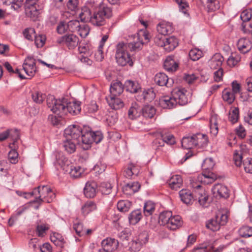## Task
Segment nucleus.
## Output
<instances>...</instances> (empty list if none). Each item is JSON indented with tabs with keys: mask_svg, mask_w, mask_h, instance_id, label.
I'll return each mask as SVG.
<instances>
[{
	"mask_svg": "<svg viewBox=\"0 0 252 252\" xmlns=\"http://www.w3.org/2000/svg\"><path fill=\"white\" fill-rule=\"evenodd\" d=\"M47 105L50 110L60 117H64L68 112L72 115H77L81 111V107L78 102H68L67 98L56 99L53 95L47 98Z\"/></svg>",
	"mask_w": 252,
	"mask_h": 252,
	"instance_id": "f257e3e1",
	"label": "nucleus"
},
{
	"mask_svg": "<svg viewBox=\"0 0 252 252\" xmlns=\"http://www.w3.org/2000/svg\"><path fill=\"white\" fill-rule=\"evenodd\" d=\"M143 45L142 41L130 42L127 44L124 42H120L117 45L116 53V59L117 63L121 66H125L128 64L130 66L133 65V62L129 54L126 49L128 48L130 51H137L140 50Z\"/></svg>",
	"mask_w": 252,
	"mask_h": 252,
	"instance_id": "f03ea898",
	"label": "nucleus"
},
{
	"mask_svg": "<svg viewBox=\"0 0 252 252\" xmlns=\"http://www.w3.org/2000/svg\"><path fill=\"white\" fill-rule=\"evenodd\" d=\"M187 91L183 89H175L171 96H164L159 99V104L164 109H171L177 104L184 105L188 103L189 99L187 95Z\"/></svg>",
	"mask_w": 252,
	"mask_h": 252,
	"instance_id": "7ed1b4c3",
	"label": "nucleus"
},
{
	"mask_svg": "<svg viewBox=\"0 0 252 252\" xmlns=\"http://www.w3.org/2000/svg\"><path fill=\"white\" fill-rule=\"evenodd\" d=\"M92 10L91 23L97 27L104 26L106 23V20L112 16L111 8L103 3L94 7Z\"/></svg>",
	"mask_w": 252,
	"mask_h": 252,
	"instance_id": "20e7f679",
	"label": "nucleus"
},
{
	"mask_svg": "<svg viewBox=\"0 0 252 252\" xmlns=\"http://www.w3.org/2000/svg\"><path fill=\"white\" fill-rule=\"evenodd\" d=\"M28 194L30 195V196L34 195L35 199L32 202L38 203L39 205L42 202L50 203L56 197L55 193L48 186H38Z\"/></svg>",
	"mask_w": 252,
	"mask_h": 252,
	"instance_id": "39448f33",
	"label": "nucleus"
},
{
	"mask_svg": "<svg viewBox=\"0 0 252 252\" xmlns=\"http://www.w3.org/2000/svg\"><path fill=\"white\" fill-rule=\"evenodd\" d=\"M43 7L42 0H26L25 3L26 15L34 21L38 19L40 11Z\"/></svg>",
	"mask_w": 252,
	"mask_h": 252,
	"instance_id": "423d86ee",
	"label": "nucleus"
},
{
	"mask_svg": "<svg viewBox=\"0 0 252 252\" xmlns=\"http://www.w3.org/2000/svg\"><path fill=\"white\" fill-rule=\"evenodd\" d=\"M227 221L228 215L225 213L219 211L214 218L206 222V226L213 231H216L220 230L221 226L225 225Z\"/></svg>",
	"mask_w": 252,
	"mask_h": 252,
	"instance_id": "0eeeda50",
	"label": "nucleus"
},
{
	"mask_svg": "<svg viewBox=\"0 0 252 252\" xmlns=\"http://www.w3.org/2000/svg\"><path fill=\"white\" fill-rule=\"evenodd\" d=\"M83 129L78 125H73L69 126L65 129L64 134L65 138H68L75 140L76 142L79 143L80 137L82 134Z\"/></svg>",
	"mask_w": 252,
	"mask_h": 252,
	"instance_id": "6e6552de",
	"label": "nucleus"
},
{
	"mask_svg": "<svg viewBox=\"0 0 252 252\" xmlns=\"http://www.w3.org/2000/svg\"><path fill=\"white\" fill-rule=\"evenodd\" d=\"M79 41L78 37L73 34L63 36L57 40L58 43L65 44L69 49L74 48L78 45Z\"/></svg>",
	"mask_w": 252,
	"mask_h": 252,
	"instance_id": "1a4fd4ad",
	"label": "nucleus"
},
{
	"mask_svg": "<svg viewBox=\"0 0 252 252\" xmlns=\"http://www.w3.org/2000/svg\"><path fill=\"white\" fill-rule=\"evenodd\" d=\"M93 140L91 128L89 127L84 126L80 137L79 145L82 144L83 149L87 150L93 143Z\"/></svg>",
	"mask_w": 252,
	"mask_h": 252,
	"instance_id": "9d476101",
	"label": "nucleus"
},
{
	"mask_svg": "<svg viewBox=\"0 0 252 252\" xmlns=\"http://www.w3.org/2000/svg\"><path fill=\"white\" fill-rule=\"evenodd\" d=\"M154 80L155 83L160 86L171 87L174 84L172 79L169 78L165 73L161 72L156 75Z\"/></svg>",
	"mask_w": 252,
	"mask_h": 252,
	"instance_id": "9b49d317",
	"label": "nucleus"
},
{
	"mask_svg": "<svg viewBox=\"0 0 252 252\" xmlns=\"http://www.w3.org/2000/svg\"><path fill=\"white\" fill-rule=\"evenodd\" d=\"M118 245V240L111 238H107L102 241V249L100 250L103 251L104 252V251L112 252L117 249Z\"/></svg>",
	"mask_w": 252,
	"mask_h": 252,
	"instance_id": "f8f14e48",
	"label": "nucleus"
},
{
	"mask_svg": "<svg viewBox=\"0 0 252 252\" xmlns=\"http://www.w3.org/2000/svg\"><path fill=\"white\" fill-rule=\"evenodd\" d=\"M201 186L200 185L196 186L195 197L198 199V202L201 205L206 207L209 205L208 195L204 190H199Z\"/></svg>",
	"mask_w": 252,
	"mask_h": 252,
	"instance_id": "ddd939ff",
	"label": "nucleus"
},
{
	"mask_svg": "<svg viewBox=\"0 0 252 252\" xmlns=\"http://www.w3.org/2000/svg\"><path fill=\"white\" fill-rule=\"evenodd\" d=\"M160 136L161 137L162 141L158 142L157 149H159V147L164 146V143L171 145L174 144L176 142L175 137L173 135L166 130L162 131L160 132Z\"/></svg>",
	"mask_w": 252,
	"mask_h": 252,
	"instance_id": "4468645a",
	"label": "nucleus"
},
{
	"mask_svg": "<svg viewBox=\"0 0 252 252\" xmlns=\"http://www.w3.org/2000/svg\"><path fill=\"white\" fill-rule=\"evenodd\" d=\"M97 184L94 182H88L84 189V193L87 198H93L96 195Z\"/></svg>",
	"mask_w": 252,
	"mask_h": 252,
	"instance_id": "2eb2a0df",
	"label": "nucleus"
},
{
	"mask_svg": "<svg viewBox=\"0 0 252 252\" xmlns=\"http://www.w3.org/2000/svg\"><path fill=\"white\" fill-rule=\"evenodd\" d=\"M237 47L239 50L242 53L246 54L251 50L252 45L251 41L249 39L242 38L238 40Z\"/></svg>",
	"mask_w": 252,
	"mask_h": 252,
	"instance_id": "dca6fc26",
	"label": "nucleus"
},
{
	"mask_svg": "<svg viewBox=\"0 0 252 252\" xmlns=\"http://www.w3.org/2000/svg\"><path fill=\"white\" fill-rule=\"evenodd\" d=\"M212 191L214 194H217L220 197L227 198L229 196L228 189L227 187L220 184H216L212 188Z\"/></svg>",
	"mask_w": 252,
	"mask_h": 252,
	"instance_id": "f3484780",
	"label": "nucleus"
},
{
	"mask_svg": "<svg viewBox=\"0 0 252 252\" xmlns=\"http://www.w3.org/2000/svg\"><path fill=\"white\" fill-rule=\"evenodd\" d=\"M223 61L224 59L221 55L220 53H216L209 61V66L213 69L221 68Z\"/></svg>",
	"mask_w": 252,
	"mask_h": 252,
	"instance_id": "a211bd4d",
	"label": "nucleus"
},
{
	"mask_svg": "<svg viewBox=\"0 0 252 252\" xmlns=\"http://www.w3.org/2000/svg\"><path fill=\"white\" fill-rule=\"evenodd\" d=\"M106 99L109 105L113 109H120L124 106L123 101L116 96H110L109 97H106Z\"/></svg>",
	"mask_w": 252,
	"mask_h": 252,
	"instance_id": "6ab92c4d",
	"label": "nucleus"
},
{
	"mask_svg": "<svg viewBox=\"0 0 252 252\" xmlns=\"http://www.w3.org/2000/svg\"><path fill=\"white\" fill-rule=\"evenodd\" d=\"M124 88V86L120 81L112 82L110 88V96H117L120 95L123 92Z\"/></svg>",
	"mask_w": 252,
	"mask_h": 252,
	"instance_id": "aec40b11",
	"label": "nucleus"
},
{
	"mask_svg": "<svg viewBox=\"0 0 252 252\" xmlns=\"http://www.w3.org/2000/svg\"><path fill=\"white\" fill-rule=\"evenodd\" d=\"M140 188V185L136 182L127 184L123 187V190L125 194L130 195L138 191Z\"/></svg>",
	"mask_w": 252,
	"mask_h": 252,
	"instance_id": "412c9836",
	"label": "nucleus"
},
{
	"mask_svg": "<svg viewBox=\"0 0 252 252\" xmlns=\"http://www.w3.org/2000/svg\"><path fill=\"white\" fill-rule=\"evenodd\" d=\"M73 229L75 231L76 234L78 236H84L86 235H89L92 233L93 230L91 229H86L80 222H76L74 223Z\"/></svg>",
	"mask_w": 252,
	"mask_h": 252,
	"instance_id": "4be33fe9",
	"label": "nucleus"
},
{
	"mask_svg": "<svg viewBox=\"0 0 252 252\" xmlns=\"http://www.w3.org/2000/svg\"><path fill=\"white\" fill-rule=\"evenodd\" d=\"M164 67L169 72L175 71L178 67V63L173 56H168L164 63Z\"/></svg>",
	"mask_w": 252,
	"mask_h": 252,
	"instance_id": "5701e85b",
	"label": "nucleus"
},
{
	"mask_svg": "<svg viewBox=\"0 0 252 252\" xmlns=\"http://www.w3.org/2000/svg\"><path fill=\"white\" fill-rule=\"evenodd\" d=\"M183 221L180 216H174L171 217L169 222L167 225V227L172 230H176L182 226Z\"/></svg>",
	"mask_w": 252,
	"mask_h": 252,
	"instance_id": "b1692460",
	"label": "nucleus"
},
{
	"mask_svg": "<svg viewBox=\"0 0 252 252\" xmlns=\"http://www.w3.org/2000/svg\"><path fill=\"white\" fill-rule=\"evenodd\" d=\"M157 31L158 33L165 36L173 32V28L171 24L168 23H162L158 25Z\"/></svg>",
	"mask_w": 252,
	"mask_h": 252,
	"instance_id": "393cba45",
	"label": "nucleus"
},
{
	"mask_svg": "<svg viewBox=\"0 0 252 252\" xmlns=\"http://www.w3.org/2000/svg\"><path fill=\"white\" fill-rule=\"evenodd\" d=\"M181 200L186 204H192L194 201V197L191 191L188 189H182L179 192Z\"/></svg>",
	"mask_w": 252,
	"mask_h": 252,
	"instance_id": "a878e982",
	"label": "nucleus"
},
{
	"mask_svg": "<svg viewBox=\"0 0 252 252\" xmlns=\"http://www.w3.org/2000/svg\"><path fill=\"white\" fill-rule=\"evenodd\" d=\"M178 44L177 39L174 36H170L166 38L162 47L166 51L170 52L177 46Z\"/></svg>",
	"mask_w": 252,
	"mask_h": 252,
	"instance_id": "bb28decb",
	"label": "nucleus"
},
{
	"mask_svg": "<svg viewBox=\"0 0 252 252\" xmlns=\"http://www.w3.org/2000/svg\"><path fill=\"white\" fill-rule=\"evenodd\" d=\"M195 147L203 148L206 146L208 143V138L205 134L197 133L194 134Z\"/></svg>",
	"mask_w": 252,
	"mask_h": 252,
	"instance_id": "cd10ccee",
	"label": "nucleus"
},
{
	"mask_svg": "<svg viewBox=\"0 0 252 252\" xmlns=\"http://www.w3.org/2000/svg\"><path fill=\"white\" fill-rule=\"evenodd\" d=\"M182 183L181 176L179 175H175L170 179L168 184L172 189L177 190L181 187Z\"/></svg>",
	"mask_w": 252,
	"mask_h": 252,
	"instance_id": "c85d7f7f",
	"label": "nucleus"
},
{
	"mask_svg": "<svg viewBox=\"0 0 252 252\" xmlns=\"http://www.w3.org/2000/svg\"><path fill=\"white\" fill-rule=\"evenodd\" d=\"M252 13L250 10H245L241 14L240 18L243 21L242 24V30L245 32L247 30V23L252 18Z\"/></svg>",
	"mask_w": 252,
	"mask_h": 252,
	"instance_id": "c756f323",
	"label": "nucleus"
},
{
	"mask_svg": "<svg viewBox=\"0 0 252 252\" xmlns=\"http://www.w3.org/2000/svg\"><path fill=\"white\" fill-rule=\"evenodd\" d=\"M76 144L79 145V143L76 142L75 140L66 138L63 143V147L68 153L71 154L75 151Z\"/></svg>",
	"mask_w": 252,
	"mask_h": 252,
	"instance_id": "7c9ffc66",
	"label": "nucleus"
},
{
	"mask_svg": "<svg viewBox=\"0 0 252 252\" xmlns=\"http://www.w3.org/2000/svg\"><path fill=\"white\" fill-rule=\"evenodd\" d=\"M223 100L228 104L232 103L235 99V96L230 89H225L222 93Z\"/></svg>",
	"mask_w": 252,
	"mask_h": 252,
	"instance_id": "2f4dec72",
	"label": "nucleus"
},
{
	"mask_svg": "<svg viewBox=\"0 0 252 252\" xmlns=\"http://www.w3.org/2000/svg\"><path fill=\"white\" fill-rule=\"evenodd\" d=\"M96 209L95 203L92 201L86 202L82 207V213L84 216H86L90 212L94 211Z\"/></svg>",
	"mask_w": 252,
	"mask_h": 252,
	"instance_id": "473e14b6",
	"label": "nucleus"
},
{
	"mask_svg": "<svg viewBox=\"0 0 252 252\" xmlns=\"http://www.w3.org/2000/svg\"><path fill=\"white\" fill-rule=\"evenodd\" d=\"M141 109L138 105L135 103L132 104L128 111V118L131 120L136 119L140 116Z\"/></svg>",
	"mask_w": 252,
	"mask_h": 252,
	"instance_id": "72a5a7b5",
	"label": "nucleus"
},
{
	"mask_svg": "<svg viewBox=\"0 0 252 252\" xmlns=\"http://www.w3.org/2000/svg\"><path fill=\"white\" fill-rule=\"evenodd\" d=\"M142 218V214L140 210H136L132 211L129 215L128 220L131 224L134 225L138 223Z\"/></svg>",
	"mask_w": 252,
	"mask_h": 252,
	"instance_id": "f704fd0d",
	"label": "nucleus"
},
{
	"mask_svg": "<svg viewBox=\"0 0 252 252\" xmlns=\"http://www.w3.org/2000/svg\"><path fill=\"white\" fill-rule=\"evenodd\" d=\"M194 139V135L190 137H184L182 139L181 142L182 147L187 149H190L195 147V144Z\"/></svg>",
	"mask_w": 252,
	"mask_h": 252,
	"instance_id": "c9c22d12",
	"label": "nucleus"
},
{
	"mask_svg": "<svg viewBox=\"0 0 252 252\" xmlns=\"http://www.w3.org/2000/svg\"><path fill=\"white\" fill-rule=\"evenodd\" d=\"M90 9L88 7L85 6L82 8L81 12L79 13V17L82 21L91 22V19L92 17V13Z\"/></svg>",
	"mask_w": 252,
	"mask_h": 252,
	"instance_id": "e433bc0d",
	"label": "nucleus"
},
{
	"mask_svg": "<svg viewBox=\"0 0 252 252\" xmlns=\"http://www.w3.org/2000/svg\"><path fill=\"white\" fill-rule=\"evenodd\" d=\"M210 132L216 136L218 133V116L212 115L210 119Z\"/></svg>",
	"mask_w": 252,
	"mask_h": 252,
	"instance_id": "4c0bfd02",
	"label": "nucleus"
},
{
	"mask_svg": "<svg viewBox=\"0 0 252 252\" xmlns=\"http://www.w3.org/2000/svg\"><path fill=\"white\" fill-rule=\"evenodd\" d=\"M125 86L127 91L131 93H136L140 89L139 84L131 80H127L125 82Z\"/></svg>",
	"mask_w": 252,
	"mask_h": 252,
	"instance_id": "58836bf2",
	"label": "nucleus"
},
{
	"mask_svg": "<svg viewBox=\"0 0 252 252\" xmlns=\"http://www.w3.org/2000/svg\"><path fill=\"white\" fill-rule=\"evenodd\" d=\"M172 216L170 211H164L161 213L159 216V223L162 225H167Z\"/></svg>",
	"mask_w": 252,
	"mask_h": 252,
	"instance_id": "ea45409f",
	"label": "nucleus"
},
{
	"mask_svg": "<svg viewBox=\"0 0 252 252\" xmlns=\"http://www.w3.org/2000/svg\"><path fill=\"white\" fill-rule=\"evenodd\" d=\"M141 112L144 117L152 118L156 114V110L152 106L146 105L141 109Z\"/></svg>",
	"mask_w": 252,
	"mask_h": 252,
	"instance_id": "a19ab883",
	"label": "nucleus"
},
{
	"mask_svg": "<svg viewBox=\"0 0 252 252\" xmlns=\"http://www.w3.org/2000/svg\"><path fill=\"white\" fill-rule=\"evenodd\" d=\"M138 173V169L133 164H130L125 170L124 174L126 178L131 179L133 176H136Z\"/></svg>",
	"mask_w": 252,
	"mask_h": 252,
	"instance_id": "79ce46f5",
	"label": "nucleus"
},
{
	"mask_svg": "<svg viewBox=\"0 0 252 252\" xmlns=\"http://www.w3.org/2000/svg\"><path fill=\"white\" fill-rule=\"evenodd\" d=\"M201 181L205 184H211L217 179L216 175L212 172H209L208 173H203L200 177Z\"/></svg>",
	"mask_w": 252,
	"mask_h": 252,
	"instance_id": "37998d69",
	"label": "nucleus"
},
{
	"mask_svg": "<svg viewBox=\"0 0 252 252\" xmlns=\"http://www.w3.org/2000/svg\"><path fill=\"white\" fill-rule=\"evenodd\" d=\"M241 59L240 55L236 53H232L227 60V64L231 67H234L241 61Z\"/></svg>",
	"mask_w": 252,
	"mask_h": 252,
	"instance_id": "c03bdc74",
	"label": "nucleus"
},
{
	"mask_svg": "<svg viewBox=\"0 0 252 252\" xmlns=\"http://www.w3.org/2000/svg\"><path fill=\"white\" fill-rule=\"evenodd\" d=\"M245 155L242 150H236L233 154V160L237 166H240L242 164L243 158Z\"/></svg>",
	"mask_w": 252,
	"mask_h": 252,
	"instance_id": "a18cd8bd",
	"label": "nucleus"
},
{
	"mask_svg": "<svg viewBox=\"0 0 252 252\" xmlns=\"http://www.w3.org/2000/svg\"><path fill=\"white\" fill-rule=\"evenodd\" d=\"M155 210V204L151 201L145 202L144 206V213L146 216L151 215Z\"/></svg>",
	"mask_w": 252,
	"mask_h": 252,
	"instance_id": "49530a36",
	"label": "nucleus"
},
{
	"mask_svg": "<svg viewBox=\"0 0 252 252\" xmlns=\"http://www.w3.org/2000/svg\"><path fill=\"white\" fill-rule=\"evenodd\" d=\"M239 118V110L238 107L232 108L229 113V120L232 123H236Z\"/></svg>",
	"mask_w": 252,
	"mask_h": 252,
	"instance_id": "de8ad7c7",
	"label": "nucleus"
},
{
	"mask_svg": "<svg viewBox=\"0 0 252 252\" xmlns=\"http://www.w3.org/2000/svg\"><path fill=\"white\" fill-rule=\"evenodd\" d=\"M131 205V202L128 200H120L117 203V208L121 212H126L129 210Z\"/></svg>",
	"mask_w": 252,
	"mask_h": 252,
	"instance_id": "09e8293b",
	"label": "nucleus"
},
{
	"mask_svg": "<svg viewBox=\"0 0 252 252\" xmlns=\"http://www.w3.org/2000/svg\"><path fill=\"white\" fill-rule=\"evenodd\" d=\"M80 25L81 24L78 20H71L67 23V28L69 31L75 32L80 29Z\"/></svg>",
	"mask_w": 252,
	"mask_h": 252,
	"instance_id": "8fccbe9b",
	"label": "nucleus"
},
{
	"mask_svg": "<svg viewBox=\"0 0 252 252\" xmlns=\"http://www.w3.org/2000/svg\"><path fill=\"white\" fill-rule=\"evenodd\" d=\"M56 161L55 163L61 167H63L67 162V159L61 152H57L55 154Z\"/></svg>",
	"mask_w": 252,
	"mask_h": 252,
	"instance_id": "3c124183",
	"label": "nucleus"
},
{
	"mask_svg": "<svg viewBox=\"0 0 252 252\" xmlns=\"http://www.w3.org/2000/svg\"><path fill=\"white\" fill-rule=\"evenodd\" d=\"M239 234L242 237H249L252 236V227L244 225L239 230Z\"/></svg>",
	"mask_w": 252,
	"mask_h": 252,
	"instance_id": "603ef678",
	"label": "nucleus"
},
{
	"mask_svg": "<svg viewBox=\"0 0 252 252\" xmlns=\"http://www.w3.org/2000/svg\"><path fill=\"white\" fill-rule=\"evenodd\" d=\"M50 228L49 225L47 224H38L36 227V232L39 237H43L46 231Z\"/></svg>",
	"mask_w": 252,
	"mask_h": 252,
	"instance_id": "864d4df0",
	"label": "nucleus"
},
{
	"mask_svg": "<svg viewBox=\"0 0 252 252\" xmlns=\"http://www.w3.org/2000/svg\"><path fill=\"white\" fill-rule=\"evenodd\" d=\"M32 98L36 103H42L46 98V95L39 92H34L32 94Z\"/></svg>",
	"mask_w": 252,
	"mask_h": 252,
	"instance_id": "5fc2aeb1",
	"label": "nucleus"
},
{
	"mask_svg": "<svg viewBox=\"0 0 252 252\" xmlns=\"http://www.w3.org/2000/svg\"><path fill=\"white\" fill-rule=\"evenodd\" d=\"M207 6L209 10L214 11L219 9L220 4L219 0H207Z\"/></svg>",
	"mask_w": 252,
	"mask_h": 252,
	"instance_id": "6e6d98bb",
	"label": "nucleus"
},
{
	"mask_svg": "<svg viewBox=\"0 0 252 252\" xmlns=\"http://www.w3.org/2000/svg\"><path fill=\"white\" fill-rule=\"evenodd\" d=\"M112 186L111 184L107 182L102 183L99 187V190L103 194H109L111 192Z\"/></svg>",
	"mask_w": 252,
	"mask_h": 252,
	"instance_id": "4d7b16f0",
	"label": "nucleus"
},
{
	"mask_svg": "<svg viewBox=\"0 0 252 252\" xmlns=\"http://www.w3.org/2000/svg\"><path fill=\"white\" fill-rule=\"evenodd\" d=\"M70 167L69 174L71 177L76 178L81 176L83 173V169L80 166H71Z\"/></svg>",
	"mask_w": 252,
	"mask_h": 252,
	"instance_id": "13d9d810",
	"label": "nucleus"
},
{
	"mask_svg": "<svg viewBox=\"0 0 252 252\" xmlns=\"http://www.w3.org/2000/svg\"><path fill=\"white\" fill-rule=\"evenodd\" d=\"M34 43L38 48H41L44 45L46 37L44 35L39 34L38 35H34Z\"/></svg>",
	"mask_w": 252,
	"mask_h": 252,
	"instance_id": "bf43d9fd",
	"label": "nucleus"
},
{
	"mask_svg": "<svg viewBox=\"0 0 252 252\" xmlns=\"http://www.w3.org/2000/svg\"><path fill=\"white\" fill-rule=\"evenodd\" d=\"M243 166L246 173L252 174V158H247L244 159Z\"/></svg>",
	"mask_w": 252,
	"mask_h": 252,
	"instance_id": "052dcab7",
	"label": "nucleus"
},
{
	"mask_svg": "<svg viewBox=\"0 0 252 252\" xmlns=\"http://www.w3.org/2000/svg\"><path fill=\"white\" fill-rule=\"evenodd\" d=\"M78 50L80 53H84L87 56H91L94 53V47L89 45L84 46H79Z\"/></svg>",
	"mask_w": 252,
	"mask_h": 252,
	"instance_id": "680f3d73",
	"label": "nucleus"
},
{
	"mask_svg": "<svg viewBox=\"0 0 252 252\" xmlns=\"http://www.w3.org/2000/svg\"><path fill=\"white\" fill-rule=\"evenodd\" d=\"M6 2L11 4V7L15 10H18L22 6L23 0H7Z\"/></svg>",
	"mask_w": 252,
	"mask_h": 252,
	"instance_id": "e2e57ef3",
	"label": "nucleus"
},
{
	"mask_svg": "<svg viewBox=\"0 0 252 252\" xmlns=\"http://www.w3.org/2000/svg\"><path fill=\"white\" fill-rule=\"evenodd\" d=\"M118 236L122 242L124 243L129 240L130 234L128 230L125 229L119 233Z\"/></svg>",
	"mask_w": 252,
	"mask_h": 252,
	"instance_id": "0e129e2a",
	"label": "nucleus"
},
{
	"mask_svg": "<svg viewBox=\"0 0 252 252\" xmlns=\"http://www.w3.org/2000/svg\"><path fill=\"white\" fill-rule=\"evenodd\" d=\"M18 154L15 150H11L8 155V159L11 163L15 164L18 162Z\"/></svg>",
	"mask_w": 252,
	"mask_h": 252,
	"instance_id": "69168bd1",
	"label": "nucleus"
},
{
	"mask_svg": "<svg viewBox=\"0 0 252 252\" xmlns=\"http://www.w3.org/2000/svg\"><path fill=\"white\" fill-rule=\"evenodd\" d=\"M148 234L146 231L140 233L136 239L139 241V246L145 244L148 241Z\"/></svg>",
	"mask_w": 252,
	"mask_h": 252,
	"instance_id": "338daca9",
	"label": "nucleus"
},
{
	"mask_svg": "<svg viewBox=\"0 0 252 252\" xmlns=\"http://www.w3.org/2000/svg\"><path fill=\"white\" fill-rule=\"evenodd\" d=\"M195 252H220L218 250H212L211 247H207L202 245V246L197 247L194 249Z\"/></svg>",
	"mask_w": 252,
	"mask_h": 252,
	"instance_id": "774afa93",
	"label": "nucleus"
}]
</instances>
